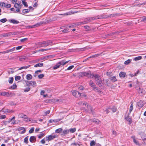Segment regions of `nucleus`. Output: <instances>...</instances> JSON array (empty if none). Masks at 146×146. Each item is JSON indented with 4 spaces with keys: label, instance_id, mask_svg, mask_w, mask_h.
Returning a JSON list of instances; mask_svg holds the SVG:
<instances>
[{
    "label": "nucleus",
    "instance_id": "obj_1",
    "mask_svg": "<svg viewBox=\"0 0 146 146\" xmlns=\"http://www.w3.org/2000/svg\"><path fill=\"white\" fill-rule=\"evenodd\" d=\"M99 18H97L96 17L95 18H88L86 19H85L84 21H83L78 22V23H76L77 24L76 25L78 26L82 25H84L87 23H89L90 22V21L92 20L96 19H99Z\"/></svg>",
    "mask_w": 146,
    "mask_h": 146
},
{
    "label": "nucleus",
    "instance_id": "obj_2",
    "mask_svg": "<svg viewBox=\"0 0 146 146\" xmlns=\"http://www.w3.org/2000/svg\"><path fill=\"white\" fill-rule=\"evenodd\" d=\"M80 77L86 76L87 77H90L91 76V74L90 72H82L79 73Z\"/></svg>",
    "mask_w": 146,
    "mask_h": 146
},
{
    "label": "nucleus",
    "instance_id": "obj_3",
    "mask_svg": "<svg viewBox=\"0 0 146 146\" xmlns=\"http://www.w3.org/2000/svg\"><path fill=\"white\" fill-rule=\"evenodd\" d=\"M52 43V42L48 40L41 42V44H42V47H46L49 45H51Z\"/></svg>",
    "mask_w": 146,
    "mask_h": 146
},
{
    "label": "nucleus",
    "instance_id": "obj_4",
    "mask_svg": "<svg viewBox=\"0 0 146 146\" xmlns=\"http://www.w3.org/2000/svg\"><path fill=\"white\" fill-rule=\"evenodd\" d=\"M19 116L21 118L27 119V120H26V121H31L30 118H28L27 116L21 113L19 114Z\"/></svg>",
    "mask_w": 146,
    "mask_h": 146
},
{
    "label": "nucleus",
    "instance_id": "obj_5",
    "mask_svg": "<svg viewBox=\"0 0 146 146\" xmlns=\"http://www.w3.org/2000/svg\"><path fill=\"white\" fill-rule=\"evenodd\" d=\"M56 137L55 135H50L46 137V141H49L52 139H53L54 138Z\"/></svg>",
    "mask_w": 146,
    "mask_h": 146
},
{
    "label": "nucleus",
    "instance_id": "obj_6",
    "mask_svg": "<svg viewBox=\"0 0 146 146\" xmlns=\"http://www.w3.org/2000/svg\"><path fill=\"white\" fill-rule=\"evenodd\" d=\"M73 95L75 97H78L81 96V94L76 90L73 91L72 92Z\"/></svg>",
    "mask_w": 146,
    "mask_h": 146
},
{
    "label": "nucleus",
    "instance_id": "obj_7",
    "mask_svg": "<svg viewBox=\"0 0 146 146\" xmlns=\"http://www.w3.org/2000/svg\"><path fill=\"white\" fill-rule=\"evenodd\" d=\"M14 6L15 8L17 9H16L17 12L19 13L20 12V9H21V7L19 6V4L17 3H15Z\"/></svg>",
    "mask_w": 146,
    "mask_h": 146
},
{
    "label": "nucleus",
    "instance_id": "obj_8",
    "mask_svg": "<svg viewBox=\"0 0 146 146\" xmlns=\"http://www.w3.org/2000/svg\"><path fill=\"white\" fill-rule=\"evenodd\" d=\"M90 122H94L96 123L97 124H98L100 122L99 120L96 119H90L89 120Z\"/></svg>",
    "mask_w": 146,
    "mask_h": 146
},
{
    "label": "nucleus",
    "instance_id": "obj_9",
    "mask_svg": "<svg viewBox=\"0 0 146 146\" xmlns=\"http://www.w3.org/2000/svg\"><path fill=\"white\" fill-rule=\"evenodd\" d=\"M93 77H94L95 80L96 82L101 79L100 76L98 74L93 75Z\"/></svg>",
    "mask_w": 146,
    "mask_h": 146
},
{
    "label": "nucleus",
    "instance_id": "obj_10",
    "mask_svg": "<svg viewBox=\"0 0 146 146\" xmlns=\"http://www.w3.org/2000/svg\"><path fill=\"white\" fill-rule=\"evenodd\" d=\"M61 120V119H50L49 121V122L50 123H52L53 122L54 123H57L58 122L60 121Z\"/></svg>",
    "mask_w": 146,
    "mask_h": 146
},
{
    "label": "nucleus",
    "instance_id": "obj_11",
    "mask_svg": "<svg viewBox=\"0 0 146 146\" xmlns=\"http://www.w3.org/2000/svg\"><path fill=\"white\" fill-rule=\"evenodd\" d=\"M137 105L139 107L141 108L144 105L143 102L142 101L140 100L137 103Z\"/></svg>",
    "mask_w": 146,
    "mask_h": 146
},
{
    "label": "nucleus",
    "instance_id": "obj_12",
    "mask_svg": "<svg viewBox=\"0 0 146 146\" xmlns=\"http://www.w3.org/2000/svg\"><path fill=\"white\" fill-rule=\"evenodd\" d=\"M0 111L3 113H7L10 112V111H9L8 109H3Z\"/></svg>",
    "mask_w": 146,
    "mask_h": 146
},
{
    "label": "nucleus",
    "instance_id": "obj_13",
    "mask_svg": "<svg viewBox=\"0 0 146 146\" xmlns=\"http://www.w3.org/2000/svg\"><path fill=\"white\" fill-rule=\"evenodd\" d=\"M17 130L18 131H21V130H23L21 132V133L22 134L25 133V131H26V130H25V128L23 127H19L17 129Z\"/></svg>",
    "mask_w": 146,
    "mask_h": 146
},
{
    "label": "nucleus",
    "instance_id": "obj_14",
    "mask_svg": "<svg viewBox=\"0 0 146 146\" xmlns=\"http://www.w3.org/2000/svg\"><path fill=\"white\" fill-rule=\"evenodd\" d=\"M29 140L31 142H34L36 141V137L34 136H31L30 137Z\"/></svg>",
    "mask_w": 146,
    "mask_h": 146
},
{
    "label": "nucleus",
    "instance_id": "obj_15",
    "mask_svg": "<svg viewBox=\"0 0 146 146\" xmlns=\"http://www.w3.org/2000/svg\"><path fill=\"white\" fill-rule=\"evenodd\" d=\"M69 62V61H67L66 62H64V61L63 60L61 61H60L59 62H58L60 64V66L61 65L64 66L65 64H66L67 63H68Z\"/></svg>",
    "mask_w": 146,
    "mask_h": 146
},
{
    "label": "nucleus",
    "instance_id": "obj_16",
    "mask_svg": "<svg viewBox=\"0 0 146 146\" xmlns=\"http://www.w3.org/2000/svg\"><path fill=\"white\" fill-rule=\"evenodd\" d=\"M135 88L136 89L139 94L143 93V92L142 89L140 87L138 88L137 86H136Z\"/></svg>",
    "mask_w": 146,
    "mask_h": 146
},
{
    "label": "nucleus",
    "instance_id": "obj_17",
    "mask_svg": "<svg viewBox=\"0 0 146 146\" xmlns=\"http://www.w3.org/2000/svg\"><path fill=\"white\" fill-rule=\"evenodd\" d=\"M69 129L64 130L62 132V135H65L66 134L69 133Z\"/></svg>",
    "mask_w": 146,
    "mask_h": 146
},
{
    "label": "nucleus",
    "instance_id": "obj_18",
    "mask_svg": "<svg viewBox=\"0 0 146 146\" xmlns=\"http://www.w3.org/2000/svg\"><path fill=\"white\" fill-rule=\"evenodd\" d=\"M89 85L92 88H94L96 86L95 84L93 83L92 80H90L89 82Z\"/></svg>",
    "mask_w": 146,
    "mask_h": 146
},
{
    "label": "nucleus",
    "instance_id": "obj_19",
    "mask_svg": "<svg viewBox=\"0 0 146 146\" xmlns=\"http://www.w3.org/2000/svg\"><path fill=\"white\" fill-rule=\"evenodd\" d=\"M60 66V64H59V62L57 63L53 67V70H56L59 68Z\"/></svg>",
    "mask_w": 146,
    "mask_h": 146
},
{
    "label": "nucleus",
    "instance_id": "obj_20",
    "mask_svg": "<svg viewBox=\"0 0 146 146\" xmlns=\"http://www.w3.org/2000/svg\"><path fill=\"white\" fill-rule=\"evenodd\" d=\"M126 75V73L123 72H121L119 74V76L121 78H124L125 76Z\"/></svg>",
    "mask_w": 146,
    "mask_h": 146
},
{
    "label": "nucleus",
    "instance_id": "obj_21",
    "mask_svg": "<svg viewBox=\"0 0 146 146\" xmlns=\"http://www.w3.org/2000/svg\"><path fill=\"white\" fill-rule=\"evenodd\" d=\"M10 22L14 24H18L19 23L18 21L15 19H11L10 20Z\"/></svg>",
    "mask_w": 146,
    "mask_h": 146
},
{
    "label": "nucleus",
    "instance_id": "obj_22",
    "mask_svg": "<svg viewBox=\"0 0 146 146\" xmlns=\"http://www.w3.org/2000/svg\"><path fill=\"white\" fill-rule=\"evenodd\" d=\"M9 95V93L5 92H1V96H8Z\"/></svg>",
    "mask_w": 146,
    "mask_h": 146
},
{
    "label": "nucleus",
    "instance_id": "obj_23",
    "mask_svg": "<svg viewBox=\"0 0 146 146\" xmlns=\"http://www.w3.org/2000/svg\"><path fill=\"white\" fill-rule=\"evenodd\" d=\"M133 102L131 103V105L130 107L129 113V114H130L131 113V111L133 110Z\"/></svg>",
    "mask_w": 146,
    "mask_h": 146
},
{
    "label": "nucleus",
    "instance_id": "obj_24",
    "mask_svg": "<svg viewBox=\"0 0 146 146\" xmlns=\"http://www.w3.org/2000/svg\"><path fill=\"white\" fill-rule=\"evenodd\" d=\"M86 105H87L88 110L91 112H92L93 111V109L92 107L91 106H89L88 104Z\"/></svg>",
    "mask_w": 146,
    "mask_h": 146
},
{
    "label": "nucleus",
    "instance_id": "obj_25",
    "mask_svg": "<svg viewBox=\"0 0 146 146\" xmlns=\"http://www.w3.org/2000/svg\"><path fill=\"white\" fill-rule=\"evenodd\" d=\"M43 64L42 63H37L34 66L35 67H42L43 66Z\"/></svg>",
    "mask_w": 146,
    "mask_h": 146
},
{
    "label": "nucleus",
    "instance_id": "obj_26",
    "mask_svg": "<svg viewBox=\"0 0 146 146\" xmlns=\"http://www.w3.org/2000/svg\"><path fill=\"white\" fill-rule=\"evenodd\" d=\"M87 103L86 102H80L78 103V104L80 106H83L84 105H85L86 106L87 104Z\"/></svg>",
    "mask_w": 146,
    "mask_h": 146
},
{
    "label": "nucleus",
    "instance_id": "obj_27",
    "mask_svg": "<svg viewBox=\"0 0 146 146\" xmlns=\"http://www.w3.org/2000/svg\"><path fill=\"white\" fill-rule=\"evenodd\" d=\"M125 119L129 123H131L132 122V120L131 117L129 115L125 117Z\"/></svg>",
    "mask_w": 146,
    "mask_h": 146
},
{
    "label": "nucleus",
    "instance_id": "obj_28",
    "mask_svg": "<svg viewBox=\"0 0 146 146\" xmlns=\"http://www.w3.org/2000/svg\"><path fill=\"white\" fill-rule=\"evenodd\" d=\"M32 78V75L30 74H27L26 76V78L28 80H31Z\"/></svg>",
    "mask_w": 146,
    "mask_h": 146
},
{
    "label": "nucleus",
    "instance_id": "obj_29",
    "mask_svg": "<svg viewBox=\"0 0 146 146\" xmlns=\"http://www.w3.org/2000/svg\"><path fill=\"white\" fill-rule=\"evenodd\" d=\"M96 84L99 86H102V82L101 79L98 80L96 82Z\"/></svg>",
    "mask_w": 146,
    "mask_h": 146
},
{
    "label": "nucleus",
    "instance_id": "obj_30",
    "mask_svg": "<svg viewBox=\"0 0 146 146\" xmlns=\"http://www.w3.org/2000/svg\"><path fill=\"white\" fill-rule=\"evenodd\" d=\"M31 66V65H29L27 66L21 67L18 69V70H20L23 69H27Z\"/></svg>",
    "mask_w": 146,
    "mask_h": 146
},
{
    "label": "nucleus",
    "instance_id": "obj_31",
    "mask_svg": "<svg viewBox=\"0 0 146 146\" xmlns=\"http://www.w3.org/2000/svg\"><path fill=\"white\" fill-rule=\"evenodd\" d=\"M40 24L39 23H37L36 24L34 25H31V26H29V27L31 28H35L36 27H37L40 25Z\"/></svg>",
    "mask_w": 146,
    "mask_h": 146
},
{
    "label": "nucleus",
    "instance_id": "obj_32",
    "mask_svg": "<svg viewBox=\"0 0 146 146\" xmlns=\"http://www.w3.org/2000/svg\"><path fill=\"white\" fill-rule=\"evenodd\" d=\"M41 42H39L36 44V47L38 48H40V47H42V44H41Z\"/></svg>",
    "mask_w": 146,
    "mask_h": 146
},
{
    "label": "nucleus",
    "instance_id": "obj_33",
    "mask_svg": "<svg viewBox=\"0 0 146 146\" xmlns=\"http://www.w3.org/2000/svg\"><path fill=\"white\" fill-rule=\"evenodd\" d=\"M77 12H73L72 11H70L64 14L65 15H71L72 14H74L75 13H76Z\"/></svg>",
    "mask_w": 146,
    "mask_h": 146
},
{
    "label": "nucleus",
    "instance_id": "obj_34",
    "mask_svg": "<svg viewBox=\"0 0 146 146\" xmlns=\"http://www.w3.org/2000/svg\"><path fill=\"white\" fill-rule=\"evenodd\" d=\"M142 57L141 56H139L134 58V60L135 61H137L139 60L142 59Z\"/></svg>",
    "mask_w": 146,
    "mask_h": 146
},
{
    "label": "nucleus",
    "instance_id": "obj_35",
    "mask_svg": "<svg viewBox=\"0 0 146 146\" xmlns=\"http://www.w3.org/2000/svg\"><path fill=\"white\" fill-rule=\"evenodd\" d=\"M17 87V86L15 84H14L12 86L10 87V89H14Z\"/></svg>",
    "mask_w": 146,
    "mask_h": 146
},
{
    "label": "nucleus",
    "instance_id": "obj_36",
    "mask_svg": "<svg viewBox=\"0 0 146 146\" xmlns=\"http://www.w3.org/2000/svg\"><path fill=\"white\" fill-rule=\"evenodd\" d=\"M30 10L29 9H24L23 10L22 12L24 13H27L30 11Z\"/></svg>",
    "mask_w": 146,
    "mask_h": 146
},
{
    "label": "nucleus",
    "instance_id": "obj_37",
    "mask_svg": "<svg viewBox=\"0 0 146 146\" xmlns=\"http://www.w3.org/2000/svg\"><path fill=\"white\" fill-rule=\"evenodd\" d=\"M131 61V59H129L126 61H125L124 63V64L126 65L129 64Z\"/></svg>",
    "mask_w": 146,
    "mask_h": 146
},
{
    "label": "nucleus",
    "instance_id": "obj_38",
    "mask_svg": "<svg viewBox=\"0 0 146 146\" xmlns=\"http://www.w3.org/2000/svg\"><path fill=\"white\" fill-rule=\"evenodd\" d=\"M62 130V128H59L58 129H56L55 131V133H59L61 132Z\"/></svg>",
    "mask_w": 146,
    "mask_h": 146
},
{
    "label": "nucleus",
    "instance_id": "obj_39",
    "mask_svg": "<svg viewBox=\"0 0 146 146\" xmlns=\"http://www.w3.org/2000/svg\"><path fill=\"white\" fill-rule=\"evenodd\" d=\"M31 89V88L29 86L28 87L26 88L24 90V92H27L29 91Z\"/></svg>",
    "mask_w": 146,
    "mask_h": 146
},
{
    "label": "nucleus",
    "instance_id": "obj_40",
    "mask_svg": "<svg viewBox=\"0 0 146 146\" xmlns=\"http://www.w3.org/2000/svg\"><path fill=\"white\" fill-rule=\"evenodd\" d=\"M13 81V77H11L9 78V82L10 84H12Z\"/></svg>",
    "mask_w": 146,
    "mask_h": 146
},
{
    "label": "nucleus",
    "instance_id": "obj_41",
    "mask_svg": "<svg viewBox=\"0 0 146 146\" xmlns=\"http://www.w3.org/2000/svg\"><path fill=\"white\" fill-rule=\"evenodd\" d=\"M69 130L71 133H74L76 131V129L75 128H70L69 129Z\"/></svg>",
    "mask_w": 146,
    "mask_h": 146
},
{
    "label": "nucleus",
    "instance_id": "obj_42",
    "mask_svg": "<svg viewBox=\"0 0 146 146\" xmlns=\"http://www.w3.org/2000/svg\"><path fill=\"white\" fill-rule=\"evenodd\" d=\"M9 36L11 35H16L15 33L14 32H10L7 33Z\"/></svg>",
    "mask_w": 146,
    "mask_h": 146
},
{
    "label": "nucleus",
    "instance_id": "obj_43",
    "mask_svg": "<svg viewBox=\"0 0 146 146\" xmlns=\"http://www.w3.org/2000/svg\"><path fill=\"white\" fill-rule=\"evenodd\" d=\"M95 144V141L94 140H92L90 143V146H94Z\"/></svg>",
    "mask_w": 146,
    "mask_h": 146
},
{
    "label": "nucleus",
    "instance_id": "obj_44",
    "mask_svg": "<svg viewBox=\"0 0 146 146\" xmlns=\"http://www.w3.org/2000/svg\"><path fill=\"white\" fill-rule=\"evenodd\" d=\"M93 90L95 92H100V90L98 88L95 86L94 88H93Z\"/></svg>",
    "mask_w": 146,
    "mask_h": 146
},
{
    "label": "nucleus",
    "instance_id": "obj_45",
    "mask_svg": "<svg viewBox=\"0 0 146 146\" xmlns=\"http://www.w3.org/2000/svg\"><path fill=\"white\" fill-rule=\"evenodd\" d=\"M32 81H27L26 82L27 84V86H31Z\"/></svg>",
    "mask_w": 146,
    "mask_h": 146
},
{
    "label": "nucleus",
    "instance_id": "obj_46",
    "mask_svg": "<svg viewBox=\"0 0 146 146\" xmlns=\"http://www.w3.org/2000/svg\"><path fill=\"white\" fill-rule=\"evenodd\" d=\"M11 6V5L10 4H5V7L7 8H10Z\"/></svg>",
    "mask_w": 146,
    "mask_h": 146
},
{
    "label": "nucleus",
    "instance_id": "obj_47",
    "mask_svg": "<svg viewBox=\"0 0 146 146\" xmlns=\"http://www.w3.org/2000/svg\"><path fill=\"white\" fill-rule=\"evenodd\" d=\"M31 86H32L33 87H35L37 86L36 83L35 81H32Z\"/></svg>",
    "mask_w": 146,
    "mask_h": 146
},
{
    "label": "nucleus",
    "instance_id": "obj_48",
    "mask_svg": "<svg viewBox=\"0 0 146 146\" xmlns=\"http://www.w3.org/2000/svg\"><path fill=\"white\" fill-rule=\"evenodd\" d=\"M111 80L113 82H115L117 81V79L115 76H113L111 77Z\"/></svg>",
    "mask_w": 146,
    "mask_h": 146
},
{
    "label": "nucleus",
    "instance_id": "obj_49",
    "mask_svg": "<svg viewBox=\"0 0 146 146\" xmlns=\"http://www.w3.org/2000/svg\"><path fill=\"white\" fill-rule=\"evenodd\" d=\"M0 21L3 23L7 21V19L5 18H4L3 19H1L0 20Z\"/></svg>",
    "mask_w": 146,
    "mask_h": 146
},
{
    "label": "nucleus",
    "instance_id": "obj_50",
    "mask_svg": "<svg viewBox=\"0 0 146 146\" xmlns=\"http://www.w3.org/2000/svg\"><path fill=\"white\" fill-rule=\"evenodd\" d=\"M28 136L25 137L24 139V142L25 143H28Z\"/></svg>",
    "mask_w": 146,
    "mask_h": 146
},
{
    "label": "nucleus",
    "instance_id": "obj_51",
    "mask_svg": "<svg viewBox=\"0 0 146 146\" xmlns=\"http://www.w3.org/2000/svg\"><path fill=\"white\" fill-rule=\"evenodd\" d=\"M22 3L23 5L25 7H27L28 5L27 2H25L24 0H22Z\"/></svg>",
    "mask_w": 146,
    "mask_h": 146
},
{
    "label": "nucleus",
    "instance_id": "obj_52",
    "mask_svg": "<svg viewBox=\"0 0 146 146\" xmlns=\"http://www.w3.org/2000/svg\"><path fill=\"white\" fill-rule=\"evenodd\" d=\"M111 109L112 111L113 112H115L116 111V108L115 106L113 107L112 108H111Z\"/></svg>",
    "mask_w": 146,
    "mask_h": 146
},
{
    "label": "nucleus",
    "instance_id": "obj_53",
    "mask_svg": "<svg viewBox=\"0 0 146 146\" xmlns=\"http://www.w3.org/2000/svg\"><path fill=\"white\" fill-rule=\"evenodd\" d=\"M45 141H46V137H45L44 138L42 139L40 141V142L42 144H44L45 143Z\"/></svg>",
    "mask_w": 146,
    "mask_h": 146
},
{
    "label": "nucleus",
    "instance_id": "obj_54",
    "mask_svg": "<svg viewBox=\"0 0 146 146\" xmlns=\"http://www.w3.org/2000/svg\"><path fill=\"white\" fill-rule=\"evenodd\" d=\"M21 78V77L20 76H17L15 77V80L16 81L19 80Z\"/></svg>",
    "mask_w": 146,
    "mask_h": 146
},
{
    "label": "nucleus",
    "instance_id": "obj_55",
    "mask_svg": "<svg viewBox=\"0 0 146 146\" xmlns=\"http://www.w3.org/2000/svg\"><path fill=\"white\" fill-rule=\"evenodd\" d=\"M28 39V38H24L23 39H22L20 40V41L21 42H24L27 40Z\"/></svg>",
    "mask_w": 146,
    "mask_h": 146
},
{
    "label": "nucleus",
    "instance_id": "obj_56",
    "mask_svg": "<svg viewBox=\"0 0 146 146\" xmlns=\"http://www.w3.org/2000/svg\"><path fill=\"white\" fill-rule=\"evenodd\" d=\"M74 67V66L73 65L70 66L67 68V70H70L72 69Z\"/></svg>",
    "mask_w": 146,
    "mask_h": 146
},
{
    "label": "nucleus",
    "instance_id": "obj_57",
    "mask_svg": "<svg viewBox=\"0 0 146 146\" xmlns=\"http://www.w3.org/2000/svg\"><path fill=\"white\" fill-rule=\"evenodd\" d=\"M99 55L98 54H95L94 55H93L90 56L88 58L97 57Z\"/></svg>",
    "mask_w": 146,
    "mask_h": 146
},
{
    "label": "nucleus",
    "instance_id": "obj_58",
    "mask_svg": "<svg viewBox=\"0 0 146 146\" xmlns=\"http://www.w3.org/2000/svg\"><path fill=\"white\" fill-rule=\"evenodd\" d=\"M5 3L4 2H1L0 6L2 7H5Z\"/></svg>",
    "mask_w": 146,
    "mask_h": 146
},
{
    "label": "nucleus",
    "instance_id": "obj_59",
    "mask_svg": "<svg viewBox=\"0 0 146 146\" xmlns=\"http://www.w3.org/2000/svg\"><path fill=\"white\" fill-rule=\"evenodd\" d=\"M34 127H32L29 131V133H32L34 131Z\"/></svg>",
    "mask_w": 146,
    "mask_h": 146
},
{
    "label": "nucleus",
    "instance_id": "obj_60",
    "mask_svg": "<svg viewBox=\"0 0 146 146\" xmlns=\"http://www.w3.org/2000/svg\"><path fill=\"white\" fill-rule=\"evenodd\" d=\"M44 76V75L43 74H40L38 75V77L39 78H42Z\"/></svg>",
    "mask_w": 146,
    "mask_h": 146
},
{
    "label": "nucleus",
    "instance_id": "obj_61",
    "mask_svg": "<svg viewBox=\"0 0 146 146\" xmlns=\"http://www.w3.org/2000/svg\"><path fill=\"white\" fill-rule=\"evenodd\" d=\"M133 142L136 145H139V143L138 141L136 140L135 139H134V141H133Z\"/></svg>",
    "mask_w": 146,
    "mask_h": 146
},
{
    "label": "nucleus",
    "instance_id": "obj_62",
    "mask_svg": "<svg viewBox=\"0 0 146 146\" xmlns=\"http://www.w3.org/2000/svg\"><path fill=\"white\" fill-rule=\"evenodd\" d=\"M15 47H14L13 48H12V49H9V50L10 52H12L13 51H14L15 50Z\"/></svg>",
    "mask_w": 146,
    "mask_h": 146
},
{
    "label": "nucleus",
    "instance_id": "obj_63",
    "mask_svg": "<svg viewBox=\"0 0 146 146\" xmlns=\"http://www.w3.org/2000/svg\"><path fill=\"white\" fill-rule=\"evenodd\" d=\"M6 118L5 115H2L0 116V119H3Z\"/></svg>",
    "mask_w": 146,
    "mask_h": 146
},
{
    "label": "nucleus",
    "instance_id": "obj_64",
    "mask_svg": "<svg viewBox=\"0 0 146 146\" xmlns=\"http://www.w3.org/2000/svg\"><path fill=\"white\" fill-rule=\"evenodd\" d=\"M22 48V46H19L17 47L16 48V49L17 50H19L21 49Z\"/></svg>",
    "mask_w": 146,
    "mask_h": 146
}]
</instances>
